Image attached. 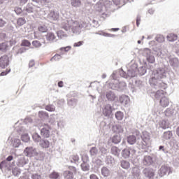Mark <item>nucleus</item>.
Returning a JSON list of instances; mask_svg holds the SVG:
<instances>
[{
  "label": "nucleus",
  "instance_id": "f257e3e1",
  "mask_svg": "<svg viewBox=\"0 0 179 179\" xmlns=\"http://www.w3.org/2000/svg\"><path fill=\"white\" fill-rule=\"evenodd\" d=\"M148 72V67L143 64V66L138 68V63H131L129 65V68L127 69V72L124 69H120L118 70L117 73L124 78V79H131V78H136L138 75L139 76H143Z\"/></svg>",
  "mask_w": 179,
  "mask_h": 179
},
{
  "label": "nucleus",
  "instance_id": "f03ea898",
  "mask_svg": "<svg viewBox=\"0 0 179 179\" xmlns=\"http://www.w3.org/2000/svg\"><path fill=\"white\" fill-rule=\"evenodd\" d=\"M167 78V71L164 68H158L154 76L149 80V83L153 89H167V84L165 83L164 79Z\"/></svg>",
  "mask_w": 179,
  "mask_h": 179
},
{
  "label": "nucleus",
  "instance_id": "7ed1b4c3",
  "mask_svg": "<svg viewBox=\"0 0 179 179\" xmlns=\"http://www.w3.org/2000/svg\"><path fill=\"white\" fill-rule=\"evenodd\" d=\"M137 139V146L138 149H148L149 147V141H150V136L148 131H141L136 130L134 134Z\"/></svg>",
  "mask_w": 179,
  "mask_h": 179
},
{
  "label": "nucleus",
  "instance_id": "20e7f679",
  "mask_svg": "<svg viewBox=\"0 0 179 179\" xmlns=\"http://www.w3.org/2000/svg\"><path fill=\"white\" fill-rule=\"evenodd\" d=\"M117 73L119 75L118 70L117 72L113 71L110 77L113 80L108 83V87L109 89L116 90L117 92H124L125 87H127V83H125V82H120L117 80Z\"/></svg>",
  "mask_w": 179,
  "mask_h": 179
},
{
  "label": "nucleus",
  "instance_id": "39448f33",
  "mask_svg": "<svg viewBox=\"0 0 179 179\" xmlns=\"http://www.w3.org/2000/svg\"><path fill=\"white\" fill-rule=\"evenodd\" d=\"M143 55L146 58V61H143V64L148 68V69H153V65L150 64H155L156 59L153 55V52L149 48H145L143 52Z\"/></svg>",
  "mask_w": 179,
  "mask_h": 179
},
{
  "label": "nucleus",
  "instance_id": "423d86ee",
  "mask_svg": "<svg viewBox=\"0 0 179 179\" xmlns=\"http://www.w3.org/2000/svg\"><path fill=\"white\" fill-rule=\"evenodd\" d=\"M113 111H115V108L110 103L103 105L102 108V113L106 118H113L114 117Z\"/></svg>",
  "mask_w": 179,
  "mask_h": 179
},
{
  "label": "nucleus",
  "instance_id": "0eeeda50",
  "mask_svg": "<svg viewBox=\"0 0 179 179\" xmlns=\"http://www.w3.org/2000/svg\"><path fill=\"white\" fill-rule=\"evenodd\" d=\"M173 171H171V167L170 166L164 164L162 165L158 171V176L160 177H164V176H169V174H172Z\"/></svg>",
  "mask_w": 179,
  "mask_h": 179
},
{
  "label": "nucleus",
  "instance_id": "6e6552de",
  "mask_svg": "<svg viewBox=\"0 0 179 179\" xmlns=\"http://www.w3.org/2000/svg\"><path fill=\"white\" fill-rule=\"evenodd\" d=\"M156 157L155 155H145L143 159V166H155Z\"/></svg>",
  "mask_w": 179,
  "mask_h": 179
},
{
  "label": "nucleus",
  "instance_id": "1a4fd4ad",
  "mask_svg": "<svg viewBox=\"0 0 179 179\" xmlns=\"http://www.w3.org/2000/svg\"><path fill=\"white\" fill-rule=\"evenodd\" d=\"M17 131L21 135V141H22V142H24L25 143L30 142V136H29V134H23V132H24V128L23 127H18Z\"/></svg>",
  "mask_w": 179,
  "mask_h": 179
},
{
  "label": "nucleus",
  "instance_id": "9d476101",
  "mask_svg": "<svg viewBox=\"0 0 179 179\" xmlns=\"http://www.w3.org/2000/svg\"><path fill=\"white\" fill-rule=\"evenodd\" d=\"M37 151V148L33 146L26 147L23 151V154L27 157H34L36 152Z\"/></svg>",
  "mask_w": 179,
  "mask_h": 179
},
{
  "label": "nucleus",
  "instance_id": "9b49d317",
  "mask_svg": "<svg viewBox=\"0 0 179 179\" xmlns=\"http://www.w3.org/2000/svg\"><path fill=\"white\" fill-rule=\"evenodd\" d=\"M105 98L109 103H113V101H115L117 99H118V96L113 91L108 90L105 92Z\"/></svg>",
  "mask_w": 179,
  "mask_h": 179
},
{
  "label": "nucleus",
  "instance_id": "f8f14e48",
  "mask_svg": "<svg viewBox=\"0 0 179 179\" xmlns=\"http://www.w3.org/2000/svg\"><path fill=\"white\" fill-rule=\"evenodd\" d=\"M145 178L154 179L155 178V169L150 167L144 168L142 171Z\"/></svg>",
  "mask_w": 179,
  "mask_h": 179
},
{
  "label": "nucleus",
  "instance_id": "ddd939ff",
  "mask_svg": "<svg viewBox=\"0 0 179 179\" xmlns=\"http://www.w3.org/2000/svg\"><path fill=\"white\" fill-rule=\"evenodd\" d=\"M51 127L48 124H45L43 127L41 128V135L42 138H50Z\"/></svg>",
  "mask_w": 179,
  "mask_h": 179
},
{
  "label": "nucleus",
  "instance_id": "4468645a",
  "mask_svg": "<svg viewBox=\"0 0 179 179\" xmlns=\"http://www.w3.org/2000/svg\"><path fill=\"white\" fill-rule=\"evenodd\" d=\"M157 91L155 92H148V94H150V96L151 97H155V99H163V97H165L164 96V89H162V90H159V89H155Z\"/></svg>",
  "mask_w": 179,
  "mask_h": 179
},
{
  "label": "nucleus",
  "instance_id": "2eb2a0df",
  "mask_svg": "<svg viewBox=\"0 0 179 179\" xmlns=\"http://www.w3.org/2000/svg\"><path fill=\"white\" fill-rule=\"evenodd\" d=\"M26 164H29V159L24 156H20L17 158L16 165L17 167H24Z\"/></svg>",
  "mask_w": 179,
  "mask_h": 179
},
{
  "label": "nucleus",
  "instance_id": "dca6fc26",
  "mask_svg": "<svg viewBox=\"0 0 179 179\" xmlns=\"http://www.w3.org/2000/svg\"><path fill=\"white\" fill-rule=\"evenodd\" d=\"M9 66V56L3 55L0 57V68L5 69L6 66Z\"/></svg>",
  "mask_w": 179,
  "mask_h": 179
},
{
  "label": "nucleus",
  "instance_id": "f3484780",
  "mask_svg": "<svg viewBox=\"0 0 179 179\" xmlns=\"http://www.w3.org/2000/svg\"><path fill=\"white\" fill-rule=\"evenodd\" d=\"M159 128H161V129H164V131H166V129H171V127H170V121L167 119L159 120Z\"/></svg>",
  "mask_w": 179,
  "mask_h": 179
},
{
  "label": "nucleus",
  "instance_id": "a211bd4d",
  "mask_svg": "<svg viewBox=\"0 0 179 179\" xmlns=\"http://www.w3.org/2000/svg\"><path fill=\"white\" fill-rule=\"evenodd\" d=\"M112 131L116 135H121L124 134V127L121 124H115L112 127Z\"/></svg>",
  "mask_w": 179,
  "mask_h": 179
},
{
  "label": "nucleus",
  "instance_id": "6ab92c4d",
  "mask_svg": "<svg viewBox=\"0 0 179 179\" xmlns=\"http://www.w3.org/2000/svg\"><path fill=\"white\" fill-rule=\"evenodd\" d=\"M100 155L99 156V159L101 160H104V157H106V155L108 153V149H107L106 145L99 146V148Z\"/></svg>",
  "mask_w": 179,
  "mask_h": 179
},
{
  "label": "nucleus",
  "instance_id": "aec40b11",
  "mask_svg": "<svg viewBox=\"0 0 179 179\" xmlns=\"http://www.w3.org/2000/svg\"><path fill=\"white\" fill-rule=\"evenodd\" d=\"M15 162H13L11 164L10 163H7L6 161H2L0 163V170H2L3 169H6L8 170V171H10V169L12 167H15Z\"/></svg>",
  "mask_w": 179,
  "mask_h": 179
},
{
  "label": "nucleus",
  "instance_id": "412c9836",
  "mask_svg": "<svg viewBox=\"0 0 179 179\" xmlns=\"http://www.w3.org/2000/svg\"><path fill=\"white\" fill-rule=\"evenodd\" d=\"M122 140V136L121 134H114L112 137H110V142L113 143V145H118L121 143V141Z\"/></svg>",
  "mask_w": 179,
  "mask_h": 179
},
{
  "label": "nucleus",
  "instance_id": "4be33fe9",
  "mask_svg": "<svg viewBox=\"0 0 179 179\" xmlns=\"http://www.w3.org/2000/svg\"><path fill=\"white\" fill-rule=\"evenodd\" d=\"M83 29V25L79 22L75 23L72 28V31L74 34H80Z\"/></svg>",
  "mask_w": 179,
  "mask_h": 179
},
{
  "label": "nucleus",
  "instance_id": "5701e85b",
  "mask_svg": "<svg viewBox=\"0 0 179 179\" xmlns=\"http://www.w3.org/2000/svg\"><path fill=\"white\" fill-rule=\"evenodd\" d=\"M169 65L174 69H177L179 66V59L177 57H170L169 59Z\"/></svg>",
  "mask_w": 179,
  "mask_h": 179
},
{
  "label": "nucleus",
  "instance_id": "b1692460",
  "mask_svg": "<svg viewBox=\"0 0 179 179\" xmlns=\"http://www.w3.org/2000/svg\"><path fill=\"white\" fill-rule=\"evenodd\" d=\"M131 150H132L131 148H124L121 152L122 157H123V159H129V157H131Z\"/></svg>",
  "mask_w": 179,
  "mask_h": 179
},
{
  "label": "nucleus",
  "instance_id": "393cba45",
  "mask_svg": "<svg viewBox=\"0 0 179 179\" xmlns=\"http://www.w3.org/2000/svg\"><path fill=\"white\" fill-rule=\"evenodd\" d=\"M101 174L103 178H107L111 176V171L107 166H103L101 169Z\"/></svg>",
  "mask_w": 179,
  "mask_h": 179
},
{
  "label": "nucleus",
  "instance_id": "a878e982",
  "mask_svg": "<svg viewBox=\"0 0 179 179\" xmlns=\"http://www.w3.org/2000/svg\"><path fill=\"white\" fill-rule=\"evenodd\" d=\"M48 17L50 20L57 21L59 19V14L57 11L51 10L48 15Z\"/></svg>",
  "mask_w": 179,
  "mask_h": 179
},
{
  "label": "nucleus",
  "instance_id": "bb28decb",
  "mask_svg": "<svg viewBox=\"0 0 179 179\" xmlns=\"http://www.w3.org/2000/svg\"><path fill=\"white\" fill-rule=\"evenodd\" d=\"M127 142L129 143V145H138V139L136 138V136L134 134L129 135L127 137Z\"/></svg>",
  "mask_w": 179,
  "mask_h": 179
},
{
  "label": "nucleus",
  "instance_id": "cd10ccee",
  "mask_svg": "<svg viewBox=\"0 0 179 179\" xmlns=\"http://www.w3.org/2000/svg\"><path fill=\"white\" fill-rule=\"evenodd\" d=\"M176 112L174 108H168L164 111V114L168 118H171L172 117H174V115H176Z\"/></svg>",
  "mask_w": 179,
  "mask_h": 179
},
{
  "label": "nucleus",
  "instance_id": "c85d7f7f",
  "mask_svg": "<svg viewBox=\"0 0 179 179\" xmlns=\"http://www.w3.org/2000/svg\"><path fill=\"white\" fill-rule=\"evenodd\" d=\"M119 103H120V104H122V106H127L128 103H129V96L124 94L121 95L119 97Z\"/></svg>",
  "mask_w": 179,
  "mask_h": 179
},
{
  "label": "nucleus",
  "instance_id": "c756f323",
  "mask_svg": "<svg viewBox=\"0 0 179 179\" xmlns=\"http://www.w3.org/2000/svg\"><path fill=\"white\" fill-rule=\"evenodd\" d=\"M35 160H39L40 162H43L44 158L45 157V154L41 151H36L35 155H34Z\"/></svg>",
  "mask_w": 179,
  "mask_h": 179
},
{
  "label": "nucleus",
  "instance_id": "7c9ffc66",
  "mask_svg": "<svg viewBox=\"0 0 179 179\" xmlns=\"http://www.w3.org/2000/svg\"><path fill=\"white\" fill-rule=\"evenodd\" d=\"M110 153L111 155H113V156H115V157H120L121 150L117 146H112L110 148Z\"/></svg>",
  "mask_w": 179,
  "mask_h": 179
},
{
  "label": "nucleus",
  "instance_id": "2f4dec72",
  "mask_svg": "<svg viewBox=\"0 0 179 179\" xmlns=\"http://www.w3.org/2000/svg\"><path fill=\"white\" fill-rule=\"evenodd\" d=\"M120 166L124 170H128L131 167V163L125 159H122L120 162Z\"/></svg>",
  "mask_w": 179,
  "mask_h": 179
},
{
  "label": "nucleus",
  "instance_id": "473e14b6",
  "mask_svg": "<svg viewBox=\"0 0 179 179\" xmlns=\"http://www.w3.org/2000/svg\"><path fill=\"white\" fill-rule=\"evenodd\" d=\"M67 104L69 107H71V108H75L76 106H78V99L75 98H71L70 99H68Z\"/></svg>",
  "mask_w": 179,
  "mask_h": 179
},
{
  "label": "nucleus",
  "instance_id": "72a5a7b5",
  "mask_svg": "<svg viewBox=\"0 0 179 179\" xmlns=\"http://www.w3.org/2000/svg\"><path fill=\"white\" fill-rule=\"evenodd\" d=\"M10 145L13 146V148H20V146H22V141L20 139L13 138L11 141Z\"/></svg>",
  "mask_w": 179,
  "mask_h": 179
},
{
  "label": "nucleus",
  "instance_id": "f704fd0d",
  "mask_svg": "<svg viewBox=\"0 0 179 179\" xmlns=\"http://www.w3.org/2000/svg\"><path fill=\"white\" fill-rule=\"evenodd\" d=\"M39 145L43 149H48V148H50V141L47 139H42L40 141Z\"/></svg>",
  "mask_w": 179,
  "mask_h": 179
},
{
  "label": "nucleus",
  "instance_id": "c9c22d12",
  "mask_svg": "<svg viewBox=\"0 0 179 179\" xmlns=\"http://www.w3.org/2000/svg\"><path fill=\"white\" fill-rule=\"evenodd\" d=\"M169 103V99L166 96L162 97L159 101V103L162 107H167Z\"/></svg>",
  "mask_w": 179,
  "mask_h": 179
},
{
  "label": "nucleus",
  "instance_id": "e433bc0d",
  "mask_svg": "<svg viewBox=\"0 0 179 179\" xmlns=\"http://www.w3.org/2000/svg\"><path fill=\"white\" fill-rule=\"evenodd\" d=\"M45 37H46L47 41H50V43H52L56 38L55 34L52 32H48Z\"/></svg>",
  "mask_w": 179,
  "mask_h": 179
},
{
  "label": "nucleus",
  "instance_id": "4c0bfd02",
  "mask_svg": "<svg viewBox=\"0 0 179 179\" xmlns=\"http://www.w3.org/2000/svg\"><path fill=\"white\" fill-rule=\"evenodd\" d=\"M10 170L12 171V174L13 176H14V177H19V176H20V169L17 168V166L13 167L12 166L10 168Z\"/></svg>",
  "mask_w": 179,
  "mask_h": 179
},
{
  "label": "nucleus",
  "instance_id": "58836bf2",
  "mask_svg": "<svg viewBox=\"0 0 179 179\" xmlns=\"http://www.w3.org/2000/svg\"><path fill=\"white\" fill-rule=\"evenodd\" d=\"M114 162H115V160L114 159V157H113V156L108 155L106 157L105 162L108 166H111V165L114 164Z\"/></svg>",
  "mask_w": 179,
  "mask_h": 179
},
{
  "label": "nucleus",
  "instance_id": "ea45409f",
  "mask_svg": "<svg viewBox=\"0 0 179 179\" xmlns=\"http://www.w3.org/2000/svg\"><path fill=\"white\" fill-rule=\"evenodd\" d=\"M74 175L75 173L68 171H65L63 173L64 179H73L75 177Z\"/></svg>",
  "mask_w": 179,
  "mask_h": 179
},
{
  "label": "nucleus",
  "instance_id": "a19ab883",
  "mask_svg": "<svg viewBox=\"0 0 179 179\" xmlns=\"http://www.w3.org/2000/svg\"><path fill=\"white\" fill-rule=\"evenodd\" d=\"M32 139L34 141V142H35L36 143H38V142H41V136H40V134H38V133L35 132L32 134Z\"/></svg>",
  "mask_w": 179,
  "mask_h": 179
},
{
  "label": "nucleus",
  "instance_id": "79ce46f5",
  "mask_svg": "<svg viewBox=\"0 0 179 179\" xmlns=\"http://www.w3.org/2000/svg\"><path fill=\"white\" fill-rule=\"evenodd\" d=\"M163 136L164 139H166V141H170V139L173 138V131L170 130L166 131L164 132Z\"/></svg>",
  "mask_w": 179,
  "mask_h": 179
},
{
  "label": "nucleus",
  "instance_id": "37998d69",
  "mask_svg": "<svg viewBox=\"0 0 179 179\" xmlns=\"http://www.w3.org/2000/svg\"><path fill=\"white\" fill-rule=\"evenodd\" d=\"M14 12L16 13V15L24 16V15H27L24 12V8L22 10L20 7H15L14 9Z\"/></svg>",
  "mask_w": 179,
  "mask_h": 179
},
{
  "label": "nucleus",
  "instance_id": "c03bdc74",
  "mask_svg": "<svg viewBox=\"0 0 179 179\" xmlns=\"http://www.w3.org/2000/svg\"><path fill=\"white\" fill-rule=\"evenodd\" d=\"M115 117L117 121H122L124 120V113L121 110H117L115 113Z\"/></svg>",
  "mask_w": 179,
  "mask_h": 179
},
{
  "label": "nucleus",
  "instance_id": "a18cd8bd",
  "mask_svg": "<svg viewBox=\"0 0 179 179\" xmlns=\"http://www.w3.org/2000/svg\"><path fill=\"white\" fill-rule=\"evenodd\" d=\"M38 115L41 120H47L49 117L48 113L43 110L39 111Z\"/></svg>",
  "mask_w": 179,
  "mask_h": 179
},
{
  "label": "nucleus",
  "instance_id": "49530a36",
  "mask_svg": "<svg viewBox=\"0 0 179 179\" xmlns=\"http://www.w3.org/2000/svg\"><path fill=\"white\" fill-rule=\"evenodd\" d=\"M80 167L82 171L86 172L90 171V164L89 163H81Z\"/></svg>",
  "mask_w": 179,
  "mask_h": 179
},
{
  "label": "nucleus",
  "instance_id": "de8ad7c7",
  "mask_svg": "<svg viewBox=\"0 0 179 179\" xmlns=\"http://www.w3.org/2000/svg\"><path fill=\"white\" fill-rule=\"evenodd\" d=\"M98 153H99V149H97V147H92L90 148V154L92 156V157H96Z\"/></svg>",
  "mask_w": 179,
  "mask_h": 179
},
{
  "label": "nucleus",
  "instance_id": "09e8293b",
  "mask_svg": "<svg viewBox=\"0 0 179 179\" xmlns=\"http://www.w3.org/2000/svg\"><path fill=\"white\" fill-rule=\"evenodd\" d=\"M178 36L174 34H171L166 36V38L168 41H170L171 43H173L177 40Z\"/></svg>",
  "mask_w": 179,
  "mask_h": 179
},
{
  "label": "nucleus",
  "instance_id": "8fccbe9b",
  "mask_svg": "<svg viewBox=\"0 0 179 179\" xmlns=\"http://www.w3.org/2000/svg\"><path fill=\"white\" fill-rule=\"evenodd\" d=\"M98 3L101 5H104V6H110V5H113V1L111 0H99Z\"/></svg>",
  "mask_w": 179,
  "mask_h": 179
},
{
  "label": "nucleus",
  "instance_id": "3c124183",
  "mask_svg": "<svg viewBox=\"0 0 179 179\" xmlns=\"http://www.w3.org/2000/svg\"><path fill=\"white\" fill-rule=\"evenodd\" d=\"M155 41H157V43H164V40H166V38H164V36L162 34H157L155 38Z\"/></svg>",
  "mask_w": 179,
  "mask_h": 179
},
{
  "label": "nucleus",
  "instance_id": "603ef678",
  "mask_svg": "<svg viewBox=\"0 0 179 179\" xmlns=\"http://www.w3.org/2000/svg\"><path fill=\"white\" fill-rule=\"evenodd\" d=\"M8 45L6 42L0 43V51H2L3 52L8 51Z\"/></svg>",
  "mask_w": 179,
  "mask_h": 179
},
{
  "label": "nucleus",
  "instance_id": "864d4df0",
  "mask_svg": "<svg viewBox=\"0 0 179 179\" xmlns=\"http://www.w3.org/2000/svg\"><path fill=\"white\" fill-rule=\"evenodd\" d=\"M57 36L59 37V38H64L65 37H68V34L65 33V31L62 30H59L57 31Z\"/></svg>",
  "mask_w": 179,
  "mask_h": 179
},
{
  "label": "nucleus",
  "instance_id": "5fc2aeb1",
  "mask_svg": "<svg viewBox=\"0 0 179 179\" xmlns=\"http://www.w3.org/2000/svg\"><path fill=\"white\" fill-rule=\"evenodd\" d=\"M82 5V1L80 0H71V6L74 8H79Z\"/></svg>",
  "mask_w": 179,
  "mask_h": 179
},
{
  "label": "nucleus",
  "instance_id": "6e6d98bb",
  "mask_svg": "<svg viewBox=\"0 0 179 179\" xmlns=\"http://www.w3.org/2000/svg\"><path fill=\"white\" fill-rule=\"evenodd\" d=\"M70 163H76V162H79V155H71L69 157Z\"/></svg>",
  "mask_w": 179,
  "mask_h": 179
},
{
  "label": "nucleus",
  "instance_id": "4d7b16f0",
  "mask_svg": "<svg viewBox=\"0 0 179 179\" xmlns=\"http://www.w3.org/2000/svg\"><path fill=\"white\" fill-rule=\"evenodd\" d=\"M17 26H23V24H26V18L25 17H19L17 20Z\"/></svg>",
  "mask_w": 179,
  "mask_h": 179
},
{
  "label": "nucleus",
  "instance_id": "13d9d810",
  "mask_svg": "<svg viewBox=\"0 0 179 179\" xmlns=\"http://www.w3.org/2000/svg\"><path fill=\"white\" fill-rule=\"evenodd\" d=\"M46 111H49L50 113H52L55 111V106L53 104H48L45 107Z\"/></svg>",
  "mask_w": 179,
  "mask_h": 179
},
{
  "label": "nucleus",
  "instance_id": "bf43d9fd",
  "mask_svg": "<svg viewBox=\"0 0 179 179\" xmlns=\"http://www.w3.org/2000/svg\"><path fill=\"white\" fill-rule=\"evenodd\" d=\"M30 45H31V43H30L27 39L22 40L20 43L21 47H30Z\"/></svg>",
  "mask_w": 179,
  "mask_h": 179
},
{
  "label": "nucleus",
  "instance_id": "052dcab7",
  "mask_svg": "<svg viewBox=\"0 0 179 179\" xmlns=\"http://www.w3.org/2000/svg\"><path fill=\"white\" fill-rule=\"evenodd\" d=\"M50 179H59V173L57 171L52 172L49 176Z\"/></svg>",
  "mask_w": 179,
  "mask_h": 179
},
{
  "label": "nucleus",
  "instance_id": "680f3d73",
  "mask_svg": "<svg viewBox=\"0 0 179 179\" xmlns=\"http://www.w3.org/2000/svg\"><path fill=\"white\" fill-rule=\"evenodd\" d=\"M38 29L41 33H47L48 31V29L45 25H40Z\"/></svg>",
  "mask_w": 179,
  "mask_h": 179
},
{
  "label": "nucleus",
  "instance_id": "e2e57ef3",
  "mask_svg": "<svg viewBox=\"0 0 179 179\" xmlns=\"http://www.w3.org/2000/svg\"><path fill=\"white\" fill-rule=\"evenodd\" d=\"M112 2H113V3L115 5H121V6H124V5H125V1H124L123 0H111Z\"/></svg>",
  "mask_w": 179,
  "mask_h": 179
},
{
  "label": "nucleus",
  "instance_id": "0e129e2a",
  "mask_svg": "<svg viewBox=\"0 0 179 179\" xmlns=\"http://www.w3.org/2000/svg\"><path fill=\"white\" fill-rule=\"evenodd\" d=\"M155 55H157V57H163V52H162V49L160 48H156L154 49Z\"/></svg>",
  "mask_w": 179,
  "mask_h": 179
},
{
  "label": "nucleus",
  "instance_id": "69168bd1",
  "mask_svg": "<svg viewBox=\"0 0 179 179\" xmlns=\"http://www.w3.org/2000/svg\"><path fill=\"white\" fill-rule=\"evenodd\" d=\"M26 51H27V48L23 47L20 48L17 50V51H16L15 55H19V54H23L26 52Z\"/></svg>",
  "mask_w": 179,
  "mask_h": 179
},
{
  "label": "nucleus",
  "instance_id": "338daca9",
  "mask_svg": "<svg viewBox=\"0 0 179 179\" xmlns=\"http://www.w3.org/2000/svg\"><path fill=\"white\" fill-rule=\"evenodd\" d=\"M62 29H64L66 31H68L69 30V24L68 22H64L62 24Z\"/></svg>",
  "mask_w": 179,
  "mask_h": 179
},
{
  "label": "nucleus",
  "instance_id": "774afa93",
  "mask_svg": "<svg viewBox=\"0 0 179 179\" xmlns=\"http://www.w3.org/2000/svg\"><path fill=\"white\" fill-rule=\"evenodd\" d=\"M135 87H138V89H141L142 87V81L140 80H136L134 82Z\"/></svg>",
  "mask_w": 179,
  "mask_h": 179
}]
</instances>
